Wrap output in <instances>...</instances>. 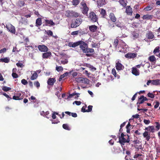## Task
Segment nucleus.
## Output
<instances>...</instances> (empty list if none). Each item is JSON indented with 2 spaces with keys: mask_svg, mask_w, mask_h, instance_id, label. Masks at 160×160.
I'll use <instances>...</instances> for the list:
<instances>
[{
  "mask_svg": "<svg viewBox=\"0 0 160 160\" xmlns=\"http://www.w3.org/2000/svg\"><path fill=\"white\" fill-rule=\"evenodd\" d=\"M80 48L82 50L84 53H93L94 50L93 48H88V45L85 42L80 40Z\"/></svg>",
  "mask_w": 160,
  "mask_h": 160,
  "instance_id": "nucleus-1",
  "label": "nucleus"
},
{
  "mask_svg": "<svg viewBox=\"0 0 160 160\" xmlns=\"http://www.w3.org/2000/svg\"><path fill=\"white\" fill-rule=\"evenodd\" d=\"M82 21V20L81 18L73 19L71 24V27L72 28L77 27L80 25Z\"/></svg>",
  "mask_w": 160,
  "mask_h": 160,
  "instance_id": "nucleus-2",
  "label": "nucleus"
},
{
  "mask_svg": "<svg viewBox=\"0 0 160 160\" xmlns=\"http://www.w3.org/2000/svg\"><path fill=\"white\" fill-rule=\"evenodd\" d=\"M66 13V15L68 17H78L79 16V13L73 11H68Z\"/></svg>",
  "mask_w": 160,
  "mask_h": 160,
  "instance_id": "nucleus-3",
  "label": "nucleus"
},
{
  "mask_svg": "<svg viewBox=\"0 0 160 160\" xmlns=\"http://www.w3.org/2000/svg\"><path fill=\"white\" fill-rule=\"evenodd\" d=\"M77 82L80 83L88 84L89 83V80L86 78L82 77H79L76 78Z\"/></svg>",
  "mask_w": 160,
  "mask_h": 160,
  "instance_id": "nucleus-4",
  "label": "nucleus"
},
{
  "mask_svg": "<svg viewBox=\"0 0 160 160\" xmlns=\"http://www.w3.org/2000/svg\"><path fill=\"white\" fill-rule=\"evenodd\" d=\"M6 28L12 33L15 34V28L12 24H8L6 25Z\"/></svg>",
  "mask_w": 160,
  "mask_h": 160,
  "instance_id": "nucleus-5",
  "label": "nucleus"
},
{
  "mask_svg": "<svg viewBox=\"0 0 160 160\" xmlns=\"http://www.w3.org/2000/svg\"><path fill=\"white\" fill-rule=\"evenodd\" d=\"M115 26L119 28L122 27V25L120 22H115L114 23H111V22H108V26L110 28H114Z\"/></svg>",
  "mask_w": 160,
  "mask_h": 160,
  "instance_id": "nucleus-6",
  "label": "nucleus"
},
{
  "mask_svg": "<svg viewBox=\"0 0 160 160\" xmlns=\"http://www.w3.org/2000/svg\"><path fill=\"white\" fill-rule=\"evenodd\" d=\"M89 18L93 22H95L97 21L96 15L93 12H92L89 13Z\"/></svg>",
  "mask_w": 160,
  "mask_h": 160,
  "instance_id": "nucleus-7",
  "label": "nucleus"
},
{
  "mask_svg": "<svg viewBox=\"0 0 160 160\" xmlns=\"http://www.w3.org/2000/svg\"><path fill=\"white\" fill-rule=\"evenodd\" d=\"M39 50L41 52H47L48 51V47L44 45H40L38 46Z\"/></svg>",
  "mask_w": 160,
  "mask_h": 160,
  "instance_id": "nucleus-8",
  "label": "nucleus"
},
{
  "mask_svg": "<svg viewBox=\"0 0 160 160\" xmlns=\"http://www.w3.org/2000/svg\"><path fill=\"white\" fill-rule=\"evenodd\" d=\"M109 17L110 19L108 21V22H111V21L113 23H114L116 21L117 18L113 13H110L109 15Z\"/></svg>",
  "mask_w": 160,
  "mask_h": 160,
  "instance_id": "nucleus-9",
  "label": "nucleus"
},
{
  "mask_svg": "<svg viewBox=\"0 0 160 160\" xmlns=\"http://www.w3.org/2000/svg\"><path fill=\"white\" fill-rule=\"evenodd\" d=\"M137 53L128 52L125 55V57L126 58L128 59H132L136 58L137 57Z\"/></svg>",
  "mask_w": 160,
  "mask_h": 160,
  "instance_id": "nucleus-10",
  "label": "nucleus"
},
{
  "mask_svg": "<svg viewBox=\"0 0 160 160\" xmlns=\"http://www.w3.org/2000/svg\"><path fill=\"white\" fill-rule=\"evenodd\" d=\"M125 12L128 15L131 16L132 14V9L130 6H128L126 7Z\"/></svg>",
  "mask_w": 160,
  "mask_h": 160,
  "instance_id": "nucleus-11",
  "label": "nucleus"
},
{
  "mask_svg": "<svg viewBox=\"0 0 160 160\" xmlns=\"http://www.w3.org/2000/svg\"><path fill=\"white\" fill-rule=\"evenodd\" d=\"M80 41L76 42H70L68 43V46L70 47L75 48L80 45Z\"/></svg>",
  "mask_w": 160,
  "mask_h": 160,
  "instance_id": "nucleus-12",
  "label": "nucleus"
},
{
  "mask_svg": "<svg viewBox=\"0 0 160 160\" xmlns=\"http://www.w3.org/2000/svg\"><path fill=\"white\" fill-rule=\"evenodd\" d=\"M116 69L119 71L122 70L124 68V67L121 63L118 61L116 63Z\"/></svg>",
  "mask_w": 160,
  "mask_h": 160,
  "instance_id": "nucleus-13",
  "label": "nucleus"
},
{
  "mask_svg": "<svg viewBox=\"0 0 160 160\" xmlns=\"http://www.w3.org/2000/svg\"><path fill=\"white\" fill-rule=\"evenodd\" d=\"M143 136L144 138H145L146 140L147 141H148L149 140V139L150 138V132L145 131L143 133Z\"/></svg>",
  "mask_w": 160,
  "mask_h": 160,
  "instance_id": "nucleus-14",
  "label": "nucleus"
},
{
  "mask_svg": "<svg viewBox=\"0 0 160 160\" xmlns=\"http://www.w3.org/2000/svg\"><path fill=\"white\" fill-rule=\"evenodd\" d=\"M98 27L95 25H92L89 26V29L91 32H96Z\"/></svg>",
  "mask_w": 160,
  "mask_h": 160,
  "instance_id": "nucleus-15",
  "label": "nucleus"
},
{
  "mask_svg": "<svg viewBox=\"0 0 160 160\" xmlns=\"http://www.w3.org/2000/svg\"><path fill=\"white\" fill-rule=\"evenodd\" d=\"M131 37L133 39L135 40L138 38L139 34L136 31H132L131 32Z\"/></svg>",
  "mask_w": 160,
  "mask_h": 160,
  "instance_id": "nucleus-16",
  "label": "nucleus"
},
{
  "mask_svg": "<svg viewBox=\"0 0 160 160\" xmlns=\"http://www.w3.org/2000/svg\"><path fill=\"white\" fill-rule=\"evenodd\" d=\"M45 22L46 23L45 25L46 26H54L55 25V23L54 22L51 20H48V19H45Z\"/></svg>",
  "mask_w": 160,
  "mask_h": 160,
  "instance_id": "nucleus-17",
  "label": "nucleus"
},
{
  "mask_svg": "<svg viewBox=\"0 0 160 160\" xmlns=\"http://www.w3.org/2000/svg\"><path fill=\"white\" fill-rule=\"evenodd\" d=\"M55 82L56 79L55 78H49L48 80L47 83L48 85L52 86Z\"/></svg>",
  "mask_w": 160,
  "mask_h": 160,
  "instance_id": "nucleus-18",
  "label": "nucleus"
},
{
  "mask_svg": "<svg viewBox=\"0 0 160 160\" xmlns=\"http://www.w3.org/2000/svg\"><path fill=\"white\" fill-rule=\"evenodd\" d=\"M132 72L133 74L135 76H138L139 74V70L136 68H132Z\"/></svg>",
  "mask_w": 160,
  "mask_h": 160,
  "instance_id": "nucleus-19",
  "label": "nucleus"
},
{
  "mask_svg": "<svg viewBox=\"0 0 160 160\" xmlns=\"http://www.w3.org/2000/svg\"><path fill=\"white\" fill-rule=\"evenodd\" d=\"M146 37L149 39H152L154 38V35L151 31H149L146 35Z\"/></svg>",
  "mask_w": 160,
  "mask_h": 160,
  "instance_id": "nucleus-20",
  "label": "nucleus"
},
{
  "mask_svg": "<svg viewBox=\"0 0 160 160\" xmlns=\"http://www.w3.org/2000/svg\"><path fill=\"white\" fill-rule=\"evenodd\" d=\"M51 56V53L50 52L43 53L42 55V57L43 58H48Z\"/></svg>",
  "mask_w": 160,
  "mask_h": 160,
  "instance_id": "nucleus-21",
  "label": "nucleus"
},
{
  "mask_svg": "<svg viewBox=\"0 0 160 160\" xmlns=\"http://www.w3.org/2000/svg\"><path fill=\"white\" fill-rule=\"evenodd\" d=\"M145 130L151 132H154L155 131L154 127L153 126H148L145 128Z\"/></svg>",
  "mask_w": 160,
  "mask_h": 160,
  "instance_id": "nucleus-22",
  "label": "nucleus"
},
{
  "mask_svg": "<svg viewBox=\"0 0 160 160\" xmlns=\"http://www.w3.org/2000/svg\"><path fill=\"white\" fill-rule=\"evenodd\" d=\"M153 17L152 15L147 14L145 15H144L142 16V18L143 20H150L152 19L153 18Z\"/></svg>",
  "mask_w": 160,
  "mask_h": 160,
  "instance_id": "nucleus-23",
  "label": "nucleus"
},
{
  "mask_svg": "<svg viewBox=\"0 0 160 160\" xmlns=\"http://www.w3.org/2000/svg\"><path fill=\"white\" fill-rule=\"evenodd\" d=\"M127 136L128 137V138L127 139H126V138H124V137L121 138H119V140L121 141H122V142H123L127 143L129 142L130 141L129 138V136L128 134H127Z\"/></svg>",
  "mask_w": 160,
  "mask_h": 160,
  "instance_id": "nucleus-24",
  "label": "nucleus"
},
{
  "mask_svg": "<svg viewBox=\"0 0 160 160\" xmlns=\"http://www.w3.org/2000/svg\"><path fill=\"white\" fill-rule=\"evenodd\" d=\"M144 96L142 95L140 96V98H139L138 101L137 103V104L138 105L144 102Z\"/></svg>",
  "mask_w": 160,
  "mask_h": 160,
  "instance_id": "nucleus-25",
  "label": "nucleus"
},
{
  "mask_svg": "<svg viewBox=\"0 0 160 160\" xmlns=\"http://www.w3.org/2000/svg\"><path fill=\"white\" fill-rule=\"evenodd\" d=\"M152 84L154 85H160L159 82L160 81V79H155L151 80Z\"/></svg>",
  "mask_w": 160,
  "mask_h": 160,
  "instance_id": "nucleus-26",
  "label": "nucleus"
},
{
  "mask_svg": "<svg viewBox=\"0 0 160 160\" xmlns=\"http://www.w3.org/2000/svg\"><path fill=\"white\" fill-rule=\"evenodd\" d=\"M112 73L114 75V77L118 79L120 78V76L117 74V72L114 68H113L112 70Z\"/></svg>",
  "mask_w": 160,
  "mask_h": 160,
  "instance_id": "nucleus-27",
  "label": "nucleus"
},
{
  "mask_svg": "<svg viewBox=\"0 0 160 160\" xmlns=\"http://www.w3.org/2000/svg\"><path fill=\"white\" fill-rule=\"evenodd\" d=\"M100 14H101L102 16L104 18H105V17L106 16L107 14H106V10L103 9L101 8L100 9Z\"/></svg>",
  "mask_w": 160,
  "mask_h": 160,
  "instance_id": "nucleus-28",
  "label": "nucleus"
},
{
  "mask_svg": "<svg viewBox=\"0 0 160 160\" xmlns=\"http://www.w3.org/2000/svg\"><path fill=\"white\" fill-rule=\"evenodd\" d=\"M42 19L41 18H37L36 20V24L37 27L40 26L42 24Z\"/></svg>",
  "mask_w": 160,
  "mask_h": 160,
  "instance_id": "nucleus-29",
  "label": "nucleus"
},
{
  "mask_svg": "<svg viewBox=\"0 0 160 160\" xmlns=\"http://www.w3.org/2000/svg\"><path fill=\"white\" fill-rule=\"evenodd\" d=\"M80 94L78 93H73L72 94H69L68 98H71L73 96L76 95H77V97H75V98L76 99H77L79 97V95Z\"/></svg>",
  "mask_w": 160,
  "mask_h": 160,
  "instance_id": "nucleus-30",
  "label": "nucleus"
},
{
  "mask_svg": "<svg viewBox=\"0 0 160 160\" xmlns=\"http://www.w3.org/2000/svg\"><path fill=\"white\" fill-rule=\"evenodd\" d=\"M120 42H121L119 41V40L117 38H116L114 40L113 45L115 48H117L118 44L119 43V44Z\"/></svg>",
  "mask_w": 160,
  "mask_h": 160,
  "instance_id": "nucleus-31",
  "label": "nucleus"
},
{
  "mask_svg": "<svg viewBox=\"0 0 160 160\" xmlns=\"http://www.w3.org/2000/svg\"><path fill=\"white\" fill-rule=\"evenodd\" d=\"M119 2L123 7L125 8L126 7L127 3L125 2V0H119Z\"/></svg>",
  "mask_w": 160,
  "mask_h": 160,
  "instance_id": "nucleus-32",
  "label": "nucleus"
},
{
  "mask_svg": "<svg viewBox=\"0 0 160 160\" xmlns=\"http://www.w3.org/2000/svg\"><path fill=\"white\" fill-rule=\"evenodd\" d=\"M25 2L23 1H19L17 3V5L20 7L23 6Z\"/></svg>",
  "mask_w": 160,
  "mask_h": 160,
  "instance_id": "nucleus-33",
  "label": "nucleus"
},
{
  "mask_svg": "<svg viewBox=\"0 0 160 160\" xmlns=\"http://www.w3.org/2000/svg\"><path fill=\"white\" fill-rule=\"evenodd\" d=\"M38 77L37 73L35 72L31 77V79L32 80H33L36 79Z\"/></svg>",
  "mask_w": 160,
  "mask_h": 160,
  "instance_id": "nucleus-34",
  "label": "nucleus"
},
{
  "mask_svg": "<svg viewBox=\"0 0 160 160\" xmlns=\"http://www.w3.org/2000/svg\"><path fill=\"white\" fill-rule=\"evenodd\" d=\"M0 62H4L7 63L9 62V59L8 58L6 57L3 58H1L0 59Z\"/></svg>",
  "mask_w": 160,
  "mask_h": 160,
  "instance_id": "nucleus-35",
  "label": "nucleus"
},
{
  "mask_svg": "<svg viewBox=\"0 0 160 160\" xmlns=\"http://www.w3.org/2000/svg\"><path fill=\"white\" fill-rule=\"evenodd\" d=\"M148 60L151 62H153L156 61V59L155 56L153 55H152L149 57Z\"/></svg>",
  "mask_w": 160,
  "mask_h": 160,
  "instance_id": "nucleus-36",
  "label": "nucleus"
},
{
  "mask_svg": "<svg viewBox=\"0 0 160 160\" xmlns=\"http://www.w3.org/2000/svg\"><path fill=\"white\" fill-rule=\"evenodd\" d=\"M88 8L87 7H83L82 8V13L84 14H88Z\"/></svg>",
  "mask_w": 160,
  "mask_h": 160,
  "instance_id": "nucleus-37",
  "label": "nucleus"
},
{
  "mask_svg": "<svg viewBox=\"0 0 160 160\" xmlns=\"http://www.w3.org/2000/svg\"><path fill=\"white\" fill-rule=\"evenodd\" d=\"M80 2V0H72V3L74 6H77Z\"/></svg>",
  "mask_w": 160,
  "mask_h": 160,
  "instance_id": "nucleus-38",
  "label": "nucleus"
},
{
  "mask_svg": "<svg viewBox=\"0 0 160 160\" xmlns=\"http://www.w3.org/2000/svg\"><path fill=\"white\" fill-rule=\"evenodd\" d=\"M105 1H103V0H100L98 3V5L100 7H102L104 5H105Z\"/></svg>",
  "mask_w": 160,
  "mask_h": 160,
  "instance_id": "nucleus-39",
  "label": "nucleus"
},
{
  "mask_svg": "<svg viewBox=\"0 0 160 160\" xmlns=\"http://www.w3.org/2000/svg\"><path fill=\"white\" fill-rule=\"evenodd\" d=\"M63 128L66 130H70V128L69 127L68 125L67 124H64L62 125Z\"/></svg>",
  "mask_w": 160,
  "mask_h": 160,
  "instance_id": "nucleus-40",
  "label": "nucleus"
},
{
  "mask_svg": "<svg viewBox=\"0 0 160 160\" xmlns=\"http://www.w3.org/2000/svg\"><path fill=\"white\" fill-rule=\"evenodd\" d=\"M3 90L5 92H7L11 90V88L10 87H8L7 86H3L2 88Z\"/></svg>",
  "mask_w": 160,
  "mask_h": 160,
  "instance_id": "nucleus-41",
  "label": "nucleus"
},
{
  "mask_svg": "<svg viewBox=\"0 0 160 160\" xmlns=\"http://www.w3.org/2000/svg\"><path fill=\"white\" fill-rule=\"evenodd\" d=\"M87 67H89L92 71H94L96 70V68L93 67L92 65L89 64H87Z\"/></svg>",
  "mask_w": 160,
  "mask_h": 160,
  "instance_id": "nucleus-42",
  "label": "nucleus"
},
{
  "mask_svg": "<svg viewBox=\"0 0 160 160\" xmlns=\"http://www.w3.org/2000/svg\"><path fill=\"white\" fill-rule=\"evenodd\" d=\"M160 51V47H157L154 49L153 53L155 54L157 52H159Z\"/></svg>",
  "mask_w": 160,
  "mask_h": 160,
  "instance_id": "nucleus-43",
  "label": "nucleus"
},
{
  "mask_svg": "<svg viewBox=\"0 0 160 160\" xmlns=\"http://www.w3.org/2000/svg\"><path fill=\"white\" fill-rule=\"evenodd\" d=\"M56 70L58 72H60L63 70V68L62 66H57L56 68Z\"/></svg>",
  "mask_w": 160,
  "mask_h": 160,
  "instance_id": "nucleus-44",
  "label": "nucleus"
},
{
  "mask_svg": "<svg viewBox=\"0 0 160 160\" xmlns=\"http://www.w3.org/2000/svg\"><path fill=\"white\" fill-rule=\"evenodd\" d=\"M78 34L81 36V35L85 34V31L82 30L81 29L78 30Z\"/></svg>",
  "mask_w": 160,
  "mask_h": 160,
  "instance_id": "nucleus-45",
  "label": "nucleus"
},
{
  "mask_svg": "<svg viewBox=\"0 0 160 160\" xmlns=\"http://www.w3.org/2000/svg\"><path fill=\"white\" fill-rule=\"evenodd\" d=\"M156 124V130L158 131L160 128V124L159 122H155Z\"/></svg>",
  "mask_w": 160,
  "mask_h": 160,
  "instance_id": "nucleus-46",
  "label": "nucleus"
},
{
  "mask_svg": "<svg viewBox=\"0 0 160 160\" xmlns=\"http://www.w3.org/2000/svg\"><path fill=\"white\" fill-rule=\"evenodd\" d=\"M155 103V104L154 106V108L156 109L158 107L160 103L158 101H156L155 102L153 103V104H154Z\"/></svg>",
  "mask_w": 160,
  "mask_h": 160,
  "instance_id": "nucleus-47",
  "label": "nucleus"
},
{
  "mask_svg": "<svg viewBox=\"0 0 160 160\" xmlns=\"http://www.w3.org/2000/svg\"><path fill=\"white\" fill-rule=\"evenodd\" d=\"M46 32L48 36H52L53 32L51 30H48L47 31H46Z\"/></svg>",
  "mask_w": 160,
  "mask_h": 160,
  "instance_id": "nucleus-48",
  "label": "nucleus"
},
{
  "mask_svg": "<svg viewBox=\"0 0 160 160\" xmlns=\"http://www.w3.org/2000/svg\"><path fill=\"white\" fill-rule=\"evenodd\" d=\"M147 96L148 97L152 98H154L155 97L154 95L153 94L150 92H149L148 93Z\"/></svg>",
  "mask_w": 160,
  "mask_h": 160,
  "instance_id": "nucleus-49",
  "label": "nucleus"
},
{
  "mask_svg": "<svg viewBox=\"0 0 160 160\" xmlns=\"http://www.w3.org/2000/svg\"><path fill=\"white\" fill-rule=\"evenodd\" d=\"M34 85L36 86L38 88L40 86V83L38 81L35 82H34Z\"/></svg>",
  "mask_w": 160,
  "mask_h": 160,
  "instance_id": "nucleus-50",
  "label": "nucleus"
},
{
  "mask_svg": "<svg viewBox=\"0 0 160 160\" xmlns=\"http://www.w3.org/2000/svg\"><path fill=\"white\" fill-rule=\"evenodd\" d=\"M15 95L18 96L19 98H21V100L23 99L22 96V94L20 92H18L16 93Z\"/></svg>",
  "mask_w": 160,
  "mask_h": 160,
  "instance_id": "nucleus-51",
  "label": "nucleus"
},
{
  "mask_svg": "<svg viewBox=\"0 0 160 160\" xmlns=\"http://www.w3.org/2000/svg\"><path fill=\"white\" fill-rule=\"evenodd\" d=\"M21 82L24 85H26L28 83L27 81L24 79H23L22 80Z\"/></svg>",
  "mask_w": 160,
  "mask_h": 160,
  "instance_id": "nucleus-52",
  "label": "nucleus"
},
{
  "mask_svg": "<svg viewBox=\"0 0 160 160\" xmlns=\"http://www.w3.org/2000/svg\"><path fill=\"white\" fill-rule=\"evenodd\" d=\"M12 75L14 78H16L18 77V75L16 72H12Z\"/></svg>",
  "mask_w": 160,
  "mask_h": 160,
  "instance_id": "nucleus-53",
  "label": "nucleus"
},
{
  "mask_svg": "<svg viewBox=\"0 0 160 160\" xmlns=\"http://www.w3.org/2000/svg\"><path fill=\"white\" fill-rule=\"evenodd\" d=\"M152 9V7L150 6H148L144 8V10H146V11H148Z\"/></svg>",
  "mask_w": 160,
  "mask_h": 160,
  "instance_id": "nucleus-54",
  "label": "nucleus"
},
{
  "mask_svg": "<svg viewBox=\"0 0 160 160\" xmlns=\"http://www.w3.org/2000/svg\"><path fill=\"white\" fill-rule=\"evenodd\" d=\"M2 94L7 98H9V99H8V100H10L11 99H12V98L11 97H10L6 93L4 92L2 93Z\"/></svg>",
  "mask_w": 160,
  "mask_h": 160,
  "instance_id": "nucleus-55",
  "label": "nucleus"
},
{
  "mask_svg": "<svg viewBox=\"0 0 160 160\" xmlns=\"http://www.w3.org/2000/svg\"><path fill=\"white\" fill-rule=\"evenodd\" d=\"M88 109L87 110V112H90L92 110V105H89L88 106Z\"/></svg>",
  "mask_w": 160,
  "mask_h": 160,
  "instance_id": "nucleus-56",
  "label": "nucleus"
},
{
  "mask_svg": "<svg viewBox=\"0 0 160 160\" xmlns=\"http://www.w3.org/2000/svg\"><path fill=\"white\" fill-rule=\"evenodd\" d=\"M12 99L15 100H21V98H19L18 96H17L16 95H15L13 96L12 97Z\"/></svg>",
  "mask_w": 160,
  "mask_h": 160,
  "instance_id": "nucleus-57",
  "label": "nucleus"
},
{
  "mask_svg": "<svg viewBox=\"0 0 160 160\" xmlns=\"http://www.w3.org/2000/svg\"><path fill=\"white\" fill-rule=\"evenodd\" d=\"M16 65L18 67L20 68H22L24 66V65L22 63L20 62H18L16 63Z\"/></svg>",
  "mask_w": 160,
  "mask_h": 160,
  "instance_id": "nucleus-58",
  "label": "nucleus"
},
{
  "mask_svg": "<svg viewBox=\"0 0 160 160\" xmlns=\"http://www.w3.org/2000/svg\"><path fill=\"white\" fill-rule=\"evenodd\" d=\"M71 34L72 35H77L78 34V30L76 31H73L71 33Z\"/></svg>",
  "mask_w": 160,
  "mask_h": 160,
  "instance_id": "nucleus-59",
  "label": "nucleus"
},
{
  "mask_svg": "<svg viewBox=\"0 0 160 160\" xmlns=\"http://www.w3.org/2000/svg\"><path fill=\"white\" fill-rule=\"evenodd\" d=\"M75 103L77 105H79L81 103V102L80 101H75L73 103V104H74Z\"/></svg>",
  "mask_w": 160,
  "mask_h": 160,
  "instance_id": "nucleus-60",
  "label": "nucleus"
},
{
  "mask_svg": "<svg viewBox=\"0 0 160 160\" xmlns=\"http://www.w3.org/2000/svg\"><path fill=\"white\" fill-rule=\"evenodd\" d=\"M86 106V105H85V106H83V107L81 109V111L82 112H87L86 111H87V110L85 109V107Z\"/></svg>",
  "mask_w": 160,
  "mask_h": 160,
  "instance_id": "nucleus-61",
  "label": "nucleus"
},
{
  "mask_svg": "<svg viewBox=\"0 0 160 160\" xmlns=\"http://www.w3.org/2000/svg\"><path fill=\"white\" fill-rule=\"evenodd\" d=\"M142 154H136L134 156V158H136L137 159L138 158H139V157H141V156H142Z\"/></svg>",
  "mask_w": 160,
  "mask_h": 160,
  "instance_id": "nucleus-62",
  "label": "nucleus"
},
{
  "mask_svg": "<svg viewBox=\"0 0 160 160\" xmlns=\"http://www.w3.org/2000/svg\"><path fill=\"white\" fill-rule=\"evenodd\" d=\"M68 72H66L64 73L63 74L61 75L62 78H64L65 77H67L68 75Z\"/></svg>",
  "mask_w": 160,
  "mask_h": 160,
  "instance_id": "nucleus-63",
  "label": "nucleus"
},
{
  "mask_svg": "<svg viewBox=\"0 0 160 160\" xmlns=\"http://www.w3.org/2000/svg\"><path fill=\"white\" fill-rule=\"evenodd\" d=\"M143 122L146 124H148L150 122L149 120L146 119H144Z\"/></svg>",
  "mask_w": 160,
  "mask_h": 160,
  "instance_id": "nucleus-64",
  "label": "nucleus"
}]
</instances>
